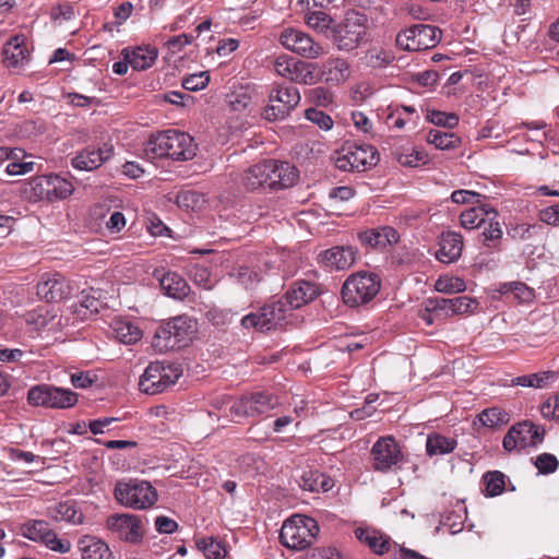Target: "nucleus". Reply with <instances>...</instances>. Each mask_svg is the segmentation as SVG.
<instances>
[{"label":"nucleus","mask_w":559,"mask_h":559,"mask_svg":"<svg viewBox=\"0 0 559 559\" xmlns=\"http://www.w3.org/2000/svg\"><path fill=\"white\" fill-rule=\"evenodd\" d=\"M48 516L55 521H66L72 525L84 523L83 513L76 508L74 501H63L48 509Z\"/></svg>","instance_id":"obj_29"},{"label":"nucleus","mask_w":559,"mask_h":559,"mask_svg":"<svg viewBox=\"0 0 559 559\" xmlns=\"http://www.w3.org/2000/svg\"><path fill=\"white\" fill-rule=\"evenodd\" d=\"M480 199H485V195L471 190H455L451 194L452 202L456 204L480 203Z\"/></svg>","instance_id":"obj_57"},{"label":"nucleus","mask_w":559,"mask_h":559,"mask_svg":"<svg viewBox=\"0 0 559 559\" xmlns=\"http://www.w3.org/2000/svg\"><path fill=\"white\" fill-rule=\"evenodd\" d=\"M181 374L182 368L180 364L165 362V371L163 372V376L167 388H169L171 384H175L176 381L181 377Z\"/></svg>","instance_id":"obj_59"},{"label":"nucleus","mask_w":559,"mask_h":559,"mask_svg":"<svg viewBox=\"0 0 559 559\" xmlns=\"http://www.w3.org/2000/svg\"><path fill=\"white\" fill-rule=\"evenodd\" d=\"M280 43L286 49L307 59H317L325 53L321 44L305 32L295 28H285L280 35Z\"/></svg>","instance_id":"obj_14"},{"label":"nucleus","mask_w":559,"mask_h":559,"mask_svg":"<svg viewBox=\"0 0 559 559\" xmlns=\"http://www.w3.org/2000/svg\"><path fill=\"white\" fill-rule=\"evenodd\" d=\"M478 419L480 424L488 428H497L507 425L510 420L509 414L499 407H491L484 409L479 415Z\"/></svg>","instance_id":"obj_38"},{"label":"nucleus","mask_w":559,"mask_h":559,"mask_svg":"<svg viewBox=\"0 0 559 559\" xmlns=\"http://www.w3.org/2000/svg\"><path fill=\"white\" fill-rule=\"evenodd\" d=\"M320 532L317 521L304 514H295L287 519L280 532L283 546L294 550L310 547Z\"/></svg>","instance_id":"obj_4"},{"label":"nucleus","mask_w":559,"mask_h":559,"mask_svg":"<svg viewBox=\"0 0 559 559\" xmlns=\"http://www.w3.org/2000/svg\"><path fill=\"white\" fill-rule=\"evenodd\" d=\"M439 27L428 24H416L396 36V45L407 51H420L436 47L441 40Z\"/></svg>","instance_id":"obj_7"},{"label":"nucleus","mask_w":559,"mask_h":559,"mask_svg":"<svg viewBox=\"0 0 559 559\" xmlns=\"http://www.w3.org/2000/svg\"><path fill=\"white\" fill-rule=\"evenodd\" d=\"M293 74L290 78L292 82L311 85L316 83V75L313 73L314 66L297 60L296 63H292Z\"/></svg>","instance_id":"obj_41"},{"label":"nucleus","mask_w":559,"mask_h":559,"mask_svg":"<svg viewBox=\"0 0 559 559\" xmlns=\"http://www.w3.org/2000/svg\"><path fill=\"white\" fill-rule=\"evenodd\" d=\"M210 82L207 71L190 74L182 80V87L187 91L197 92L206 87Z\"/></svg>","instance_id":"obj_50"},{"label":"nucleus","mask_w":559,"mask_h":559,"mask_svg":"<svg viewBox=\"0 0 559 559\" xmlns=\"http://www.w3.org/2000/svg\"><path fill=\"white\" fill-rule=\"evenodd\" d=\"M159 282L164 293L174 299L182 300L190 293L187 281L175 272L166 273Z\"/></svg>","instance_id":"obj_31"},{"label":"nucleus","mask_w":559,"mask_h":559,"mask_svg":"<svg viewBox=\"0 0 559 559\" xmlns=\"http://www.w3.org/2000/svg\"><path fill=\"white\" fill-rule=\"evenodd\" d=\"M195 331L194 320L187 316L176 317L156 330L153 346L160 352L180 348L187 345Z\"/></svg>","instance_id":"obj_6"},{"label":"nucleus","mask_w":559,"mask_h":559,"mask_svg":"<svg viewBox=\"0 0 559 559\" xmlns=\"http://www.w3.org/2000/svg\"><path fill=\"white\" fill-rule=\"evenodd\" d=\"M112 334L120 343L134 344L142 337L141 330L129 321H117L112 325Z\"/></svg>","instance_id":"obj_37"},{"label":"nucleus","mask_w":559,"mask_h":559,"mask_svg":"<svg viewBox=\"0 0 559 559\" xmlns=\"http://www.w3.org/2000/svg\"><path fill=\"white\" fill-rule=\"evenodd\" d=\"M27 198L34 202L47 200L52 201L51 175L37 176L32 178L24 189Z\"/></svg>","instance_id":"obj_32"},{"label":"nucleus","mask_w":559,"mask_h":559,"mask_svg":"<svg viewBox=\"0 0 559 559\" xmlns=\"http://www.w3.org/2000/svg\"><path fill=\"white\" fill-rule=\"evenodd\" d=\"M358 237L362 243L378 249H384L388 246L396 243L400 238L397 231L390 226L359 233Z\"/></svg>","instance_id":"obj_24"},{"label":"nucleus","mask_w":559,"mask_h":559,"mask_svg":"<svg viewBox=\"0 0 559 559\" xmlns=\"http://www.w3.org/2000/svg\"><path fill=\"white\" fill-rule=\"evenodd\" d=\"M280 404L276 395L258 391L243 395L229 408L233 419L237 423L241 418L264 415Z\"/></svg>","instance_id":"obj_9"},{"label":"nucleus","mask_w":559,"mask_h":559,"mask_svg":"<svg viewBox=\"0 0 559 559\" xmlns=\"http://www.w3.org/2000/svg\"><path fill=\"white\" fill-rule=\"evenodd\" d=\"M269 167V188L270 189H286L297 181L298 169L287 162L276 159L267 160Z\"/></svg>","instance_id":"obj_19"},{"label":"nucleus","mask_w":559,"mask_h":559,"mask_svg":"<svg viewBox=\"0 0 559 559\" xmlns=\"http://www.w3.org/2000/svg\"><path fill=\"white\" fill-rule=\"evenodd\" d=\"M112 154L111 145H104L97 150L85 148L72 158V166L79 170L91 171L108 160Z\"/></svg>","instance_id":"obj_22"},{"label":"nucleus","mask_w":559,"mask_h":559,"mask_svg":"<svg viewBox=\"0 0 559 559\" xmlns=\"http://www.w3.org/2000/svg\"><path fill=\"white\" fill-rule=\"evenodd\" d=\"M367 23L366 14L357 11L348 12L341 23L332 25V28L326 33V38L338 50L352 51L365 40Z\"/></svg>","instance_id":"obj_2"},{"label":"nucleus","mask_w":559,"mask_h":559,"mask_svg":"<svg viewBox=\"0 0 559 559\" xmlns=\"http://www.w3.org/2000/svg\"><path fill=\"white\" fill-rule=\"evenodd\" d=\"M539 218L548 225L559 226V204H554L543 209L539 212Z\"/></svg>","instance_id":"obj_63"},{"label":"nucleus","mask_w":559,"mask_h":559,"mask_svg":"<svg viewBox=\"0 0 559 559\" xmlns=\"http://www.w3.org/2000/svg\"><path fill=\"white\" fill-rule=\"evenodd\" d=\"M305 115L309 121L318 124L322 130L328 131L333 127L332 118L322 110L317 108H308Z\"/></svg>","instance_id":"obj_56"},{"label":"nucleus","mask_w":559,"mask_h":559,"mask_svg":"<svg viewBox=\"0 0 559 559\" xmlns=\"http://www.w3.org/2000/svg\"><path fill=\"white\" fill-rule=\"evenodd\" d=\"M465 288V283L459 277H440L436 282V289L441 293H459Z\"/></svg>","instance_id":"obj_52"},{"label":"nucleus","mask_w":559,"mask_h":559,"mask_svg":"<svg viewBox=\"0 0 559 559\" xmlns=\"http://www.w3.org/2000/svg\"><path fill=\"white\" fill-rule=\"evenodd\" d=\"M79 302L82 308H85L91 313H97L107 306L103 292L92 287L80 293Z\"/></svg>","instance_id":"obj_36"},{"label":"nucleus","mask_w":559,"mask_h":559,"mask_svg":"<svg viewBox=\"0 0 559 559\" xmlns=\"http://www.w3.org/2000/svg\"><path fill=\"white\" fill-rule=\"evenodd\" d=\"M203 201V198L194 191H185L178 195V204L192 210L200 206Z\"/></svg>","instance_id":"obj_60"},{"label":"nucleus","mask_w":559,"mask_h":559,"mask_svg":"<svg viewBox=\"0 0 559 559\" xmlns=\"http://www.w3.org/2000/svg\"><path fill=\"white\" fill-rule=\"evenodd\" d=\"M368 64L372 68H382L393 61V57L384 51H370L368 55Z\"/></svg>","instance_id":"obj_61"},{"label":"nucleus","mask_w":559,"mask_h":559,"mask_svg":"<svg viewBox=\"0 0 559 559\" xmlns=\"http://www.w3.org/2000/svg\"><path fill=\"white\" fill-rule=\"evenodd\" d=\"M347 151L349 159H352L357 171H364L369 167L376 166L380 159L379 153L371 145H349Z\"/></svg>","instance_id":"obj_26"},{"label":"nucleus","mask_w":559,"mask_h":559,"mask_svg":"<svg viewBox=\"0 0 559 559\" xmlns=\"http://www.w3.org/2000/svg\"><path fill=\"white\" fill-rule=\"evenodd\" d=\"M372 467L377 472L389 473L400 468L404 456L393 437H381L370 451Z\"/></svg>","instance_id":"obj_13"},{"label":"nucleus","mask_w":559,"mask_h":559,"mask_svg":"<svg viewBox=\"0 0 559 559\" xmlns=\"http://www.w3.org/2000/svg\"><path fill=\"white\" fill-rule=\"evenodd\" d=\"M539 226L530 224H515L508 228L507 235L516 241L528 240L533 238Z\"/></svg>","instance_id":"obj_49"},{"label":"nucleus","mask_w":559,"mask_h":559,"mask_svg":"<svg viewBox=\"0 0 559 559\" xmlns=\"http://www.w3.org/2000/svg\"><path fill=\"white\" fill-rule=\"evenodd\" d=\"M197 145L193 139L178 130H166L152 135L147 141L144 153L147 158H171L188 160L195 156Z\"/></svg>","instance_id":"obj_1"},{"label":"nucleus","mask_w":559,"mask_h":559,"mask_svg":"<svg viewBox=\"0 0 559 559\" xmlns=\"http://www.w3.org/2000/svg\"><path fill=\"white\" fill-rule=\"evenodd\" d=\"M545 433L544 427L535 425L533 421L524 420L510 427L503 438L502 445L508 452L536 447L543 442Z\"/></svg>","instance_id":"obj_11"},{"label":"nucleus","mask_w":559,"mask_h":559,"mask_svg":"<svg viewBox=\"0 0 559 559\" xmlns=\"http://www.w3.org/2000/svg\"><path fill=\"white\" fill-rule=\"evenodd\" d=\"M106 527L123 542L138 544L144 537L142 521L139 515L115 513L107 518Z\"/></svg>","instance_id":"obj_15"},{"label":"nucleus","mask_w":559,"mask_h":559,"mask_svg":"<svg viewBox=\"0 0 559 559\" xmlns=\"http://www.w3.org/2000/svg\"><path fill=\"white\" fill-rule=\"evenodd\" d=\"M114 496L121 506L133 510L148 509L153 507L158 499V493L152 484L139 479L117 481Z\"/></svg>","instance_id":"obj_5"},{"label":"nucleus","mask_w":559,"mask_h":559,"mask_svg":"<svg viewBox=\"0 0 559 559\" xmlns=\"http://www.w3.org/2000/svg\"><path fill=\"white\" fill-rule=\"evenodd\" d=\"M289 312L281 299L264 305L258 312H251L241 319L246 329L254 328L259 331H270L282 325Z\"/></svg>","instance_id":"obj_12"},{"label":"nucleus","mask_w":559,"mask_h":559,"mask_svg":"<svg viewBox=\"0 0 559 559\" xmlns=\"http://www.w3.org/2000/svg\"><path fill=\"white\" fill-rule=\"evenodd\" d=\"M269 102L262 117L267 121L283 120L299 104L300 94L298 88L293 85H277L270 93Z\"/></svg>","instance_id":"obj_10"},{"label":"nucleus","mask_w":559,"mask_h":559,"mask_svg":"<svg viewBox=\"0 0 559 559\" xmlns=\"http://www.w3.org/2000/svg\"><path fill=\"white\" fill-rule=\"evenodd\" d=\"M296 61L297 60L294 59V58H288V57H285V56H281L278 58H276V60L274 62V69H275L277 74H280L283 78H286V79L290 80L292 74H293V66H292V63H296Z\"/></svg>","instance_id":"obj_58"},{"label":"nucleus","mask_w":559,"mask_h":559,"mask_svg":"<svg viewBox=\"0 0 559 559\" xmlns=\"http://www.w3.org/2000/svg\"><path fill=\"white\" fill-rule=\"evenodd\" d=\"M457 445L454 438H448L440 433H430L426 441V452L429 456L452 453Z\"/></svg>","instance_id":"obj_34"},{"label":"nucleus","mask_w":559,"mask_h":559,"mask_svg":"<svg viewBox=\"0 0 559 559\" xmlns=\"http://www.w3.org/2000/svg\"><path fill=\"white\" fill-rule=\"evenodd\" d=\"M558 376L555 371H542L537 373L519 376L512 379V385H521L527 388H545L555 382Z\"/></svg>","instance_id":"obj_35"},{"label":"nucleus","mask_w":559,"mask_h":559,"mask_svg":"<svg viewBox=\"0 0 559 559\" xmlns=\"http://www.w3.org/2000/svg\"><path fill=\"white\" fill-rule=\"evenodd\" d=\"M476 301L467 296L449 298L447 316L463 314L473 311Z\"/></svg>","instance_id":"obj_45"},{"label":"nucleus","mask_w":559,"mask_h":559,"mask_svg":"<svg viewBox=\"0 0 559 559\" xmlns=\"http://www.w3.org/2000/svg\"><path fill=\"white\" fill-rule=\"evenodd\" d=\"M155 527L160 534H170L177 531L178 524L175 520L160 515L155 520Z\"/></svg>","instance_id":"obj_64"},{"label":"nucleus","mask_w":559,"mask_h":559,"mask_svg":"<svg viewBox=\"0 0 559 559\" xmlns=\"http://www.w3.org/2000/svg\"><path fill=\"white\" fill-rule=\"evenodd\" d=\"M320 292L317 285L301 281L296 283L286 294L281 298L287 311L290 313L294 309H298L304 305L312 301L319 296Z\"/></svg>","instance_id":"obj_20"},{"label":"nucleus","mask_w":559,"mask_h":559,"mask_svg":"<svg viewBox=\"0 0 559 559\" xmlns=\"http://www.w3.org/2000/svg\"><path fill=\"white\" fill-rule=\"evenodd\" d=\"M165 371V361L151 362L139 381L140 390L146 394L162 393L167 389L163 372Z\"/></svg>","instance_id":"obj_23"},{"label":"nucleus","mask_w":559,"mask_h":559,"mask_svg":"<svg viewBox=\"0 0 559 559\" xmlns=\"http://www.w3.org/2000/svg\"><path fill=\"white\" fill-rule=\"evenodd\" d=\"M74 187L71 181L58 175H51V194L52 201L66 199L72 194Z\"/></svg>","instance_id":"obj_44"},{"label":"nucleus","mask_w":559,"mask_h":559,"mask_svg":"<svg viewBox=\"0 0 559 559\" xmlns=\"http://www.w3.org/2000/svg\"><path fill=\"white\" fill-rule=\"evenodd\" d=\"M380 288L381 280L378 274L360 271L346 278L341 295L345 305L355 308L373 300Z\"/></svg>","instance_id":"obj_3"},{"label":"nucleus","mask_w":559,"mask_h":559,"mask_svg":"<svg viewBox=\"0 0 559 559\" xmlns=\"http://www.w3.org/2000/svg\"><path fill=\"white\" fill-rule=\"evenodd\" d=\"M357 250L352 246H335L320 252L318 260L330 271L349 269L356 261Z\"/></svg>","instance_id":"obj_18"},{"label":"nucleus","mask_w":559,"mask_h":559,"mask_svg":"<svg viewBox=\"0 0 559 559\" xmlns=\"http://www.w3.org/2000/svg\"><path fill=\"white\" fill-rule=\"evenodd\" d=\"M322 477V473L319 471L308 469L304 471V473L299 477V486L304 490H308L311 492L319 491V478Z\"/></svg>","instance_id":"obj_55"},{"label":"nucleus","mask_w":559,"mask_h":559,"mask_svg":"<svg viewBox=\"0 0 559 559\" xmlns=\"http://www.w3.org/2000/svg\"><path fill=\"white\" fill-rule=\"evenodd\" d=\"M427 119L436 126H443L451 129L459 124V116L456 114H445L439 110L430 111Z\"/></svg>","instance_id":"obj_51"},{"label":"nucleus","mask_w":559,"mask_h":559,"mask_svg":"<svg viewBox=\"0 0 559 559\" xmlns=\"http://www.w3.org/2000/svg\"><path fill=\"white\" fill-rule=\"evenodd\" d=\"M461 225L466 229L479 228L485 225L483 216L479 214V210L474 206L464 211L460 215Z\"/></svg>","instance_id":"obj_54"},{"label":"nucleus","mask_w":559,"mask_h":559,"mask_svg":"<svg viewBox=\"0 0 559 559\" xmlns=\"http://www.w3.org/2000/svg\"><path fill=\"white\" fill-rule=\"evenodd\" d=\"M502 234L500 223L493 218H489L481 233L484 246L490 249H497V242L501 239Z\"/></svg>","instance_id":"obj_42"},{"label":"nucleus","mask_w":559,"mask_h":559,"mask_svg":"<svg viewBox=\"0 0 559 559\" xmlns=\"http://www.w3.org/2000/svg\"><path fill=\"white\" fill-rule=\"evenodd\" d=\"M322 74L326 83H343L349 78V64L343 58L329 59L322 66Z\"/></svg>","instance_id":"obj_30"},{"label":"nucleus","mask_w":559,"mask_h":559,"mask_svg":"<svg viewBox=\"0 0 559 559\" xmlns=\"http://www.w3.org/2000/svg\"><path fill=\"white\" fill-rule=\"evenodd\" d=\"M500 292L503 294L508 292L513 293L514 297L522 302H528L534 298L533 289L521 282L506 283L502 285Z\"/></svg>","instance_id":"obj_46"},{"label":"nucleus","mask_w":559,"mask_h":559,"mask_svg":"<svg viewBox=\"0 0 559 559\" xmlns=\"http://www.w3.org/2000/svg\"><path fill=\"white\" fill-rule=\"evenodd\" d=\"M27 402L33 406L69 408L78 402V394L69 389L37 384L28 390Z\"/></svg>","instance_id":"obj_8"},{"label":"nucleus","mask_w":559,"mask_h":559,"mask_svg":"<svg viewBox=\"0 0 559 559\" xmlns=\"http://www.w3.org/2000/svg\"><path fill=\"white\" fill-rule=\"evenodd\" d=\"M74 285L59 273L44 274L37 283V296L47 302H59L69 298L74 292Z\"/></svg>","instance_id":"obj_17"},{"label":"nucleus","mask_w":559,"mask_h":559,"mask_svg":"<svg viewBox=\"0 0 559 559\" xmlns=\"http://www.w3.org/2000/svg\"><path fill=\"white\" fill-rule=\"evenodd\" d=\"M331 23L332 19L323 11L311 12L307 17L308 26L318 32L324 33L325 36L328 31L332 28Z\"/></svg>","instance_id":"obj_48"},{"label":"nucleus","mask_w":559,"mask_h":559,"mask_svg":"<svg viewBox=\"0 0 559 559\" xmlns=\"http://www.w3.org/2000/svg\"><path fill=\"white\" fill-rule=\"evenodd\" d=\"M234 276L247 289H252L262 280L261 275L248 266H239L235 270Z\"/></svg>","instance_id":"obj_47"},{"label":"nucleus","mask_w":559,"mask_h":559,"mask_svg":"<svg viewBox=\"0 0 559 559\" xmlns=\"http://www.w3.org/2000/svg\"><path fill=\"white\" fill-rule=\"evenodd\" d=\"M23 536L43 543L47 548L59 554H67L71 549V543L58 537L57 533L50 530L49 524L43 520H34L22 526Z\"/></svg>","instance_id":"obj_16"},{"label":"nucleus","mask_w":559,"mask_h":559,"mask_svg":"<svg viewBox=\"0 0 559 559\" xmlns=\"http://www.w3.org/2000/svg\"><path fill=\"white\" fill-rule=\"evenodd\" d=\"M484 481L486 484V493L489 497L498 496L504 490V475L499 471L486 473L484 475Z\"/></svg>","instance_id":"obj_43"},{"label":"nucleus","mask_w":559,"mask_h":559,"mask_svg":"<svg viewBox=\"0 0 559 559\" xmlns=\"http://www.w3.org/2000/svg\"><path fill=\"white\" fill-rule=\"evenodd\" d=\"M427 141L439 150H450L459 146L460 138L453 132L430 130Z\"/></svg>","instance_id":"obj_39"},{"label":"nucleus","mask_w":559,"mask_h":559,"mask_svg":"<svg viewBox=\"0 0 559 559\" xmlns=\"http://www.w3.org/2000/svg\"><path fill=\"white\" fill-rule=\"evenodd\" d=\"M122 56L133 70L144 71L153 66L158 56V51L155 47L151 46L136 47L134 49L124 48Z\"/></svg>","instance_id":"obj_25"},{"label":"nucleus","mask_w":559,"mask_h":559,"mask_svg":"<svg viewBox=\"0 0 559 559\" xmlns=\"http://www.w3.org/2000/svg\"><path fill=\"white\" fill-rule=\"evenodd\" d=\"M192 35L180 34L169 38L165 45L171 53L180 51L186 45L192 41Z\"/></svg>","instance_id":"obj_62"},{"label":"nucleus","mask_w":559,"mask_h":559,"mask_svg":"<svg viewBox=\"0 0 559 559\" xmlns=\"http://www.w3.org/2000/svg\"><path fill=\"white\" fill-rule=\"evenodd\" d=\"M534 464L540 474H551L556 472L559 466L557 457L550 453L539 454Z\"/></svg>","instance_id":"obj_53"},{"label":"nucleus","mask_w":559,"mask_h":559,"mask_svg":"<svg viewBox=\"0 0 559 559\" xmlns=\"http://www.w3.org/2000/svg\"><path fill=\"white\" fill-rule=\"evenodd\" d=\"M436 259L442 263H452L460 259L463 251V237L456 231H443L438 240Z\"/></svg>","instance_id":"obj_21"},{"label":"nucleus","mask_w":559,"mask_h":559,"mask_svg":"<svg viewBox=\"0 0 559 559\" xmlns=\"http://www.w3.org/2000/svg\"><path fill=\"white\" fill-rule=\"evenodd\" d=\"M267 160L255 164L248 168L242 176V183L248 190H255L261 187H269Z\"/></svg>","instance_id":"obj_33"},{"label":"nucleus","mask_w":559,"mask_h":559,"mask_svg":"<svg viewBox=\"0 0 559 559\" xmlns=\"http://www.w3.org/2000/svg\"><path fill=\"white\" fill-rule=\"evenodd\" d=\"M29 57L28 49L25 45L24 36H14L3 48V61L7 67L23 66Z\"/></svg>","instance_id":"obj_27"},{"label":"nucleus","mask_w":559,"mask_h":559,"mask_svg":"<svg viewBox=\"0 0 559 559\" xmlns=\"http://www.w3.org/2000/svg\"><path fill=\"white\" fill-rule=\"evenodd\" d=\"M78 547L82 552V559H111L108 545L94 536L81 537Z\"/></svg>","instance_id":"obj_28"},{"label":"nucleus","mask_w":559,"mask_h":559,"mask_svg":"<svg viewBox=\"0 0 559 559\" xmlns=\"http://www.w3.org/2000/svg\"><path fill=\"white\" fill-rule=\"evenodd\" d=\"M197 546L207 559H224L227 554L223 544L214 537L199 539Z\"/></svg>","instance_id":"obj_40"}]
</instances>
